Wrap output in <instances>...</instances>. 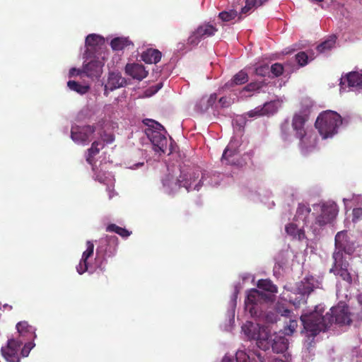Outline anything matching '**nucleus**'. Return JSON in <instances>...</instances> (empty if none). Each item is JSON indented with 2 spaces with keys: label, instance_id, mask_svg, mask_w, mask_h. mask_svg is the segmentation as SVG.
I'll return each instance as SVG.
<instances>
[{
  "label": "nucleus",
  "instance_id": "nucleus-23",
  "mask_svg": "<svg viewBox=\"0 0 362 362\" xmlns=\"http://www.w3.org/2000/svg\"><path fill=\"white\" fill-rule=\"evenodd\" d=\"M257 286L259 289L269 292V295H272L275 298L274 294L278 292V288L270 279H259Z\"/></svg>",
  "mask_w": 362,
  "mask_h": 362
},
{
  "label": "nucleus",
  "instance_id": "nucleus-17",
  "mask_svg": "<svg viewBox=\"0 0 362 362\" xmlns=\"http://www.w3.org/2000/svg\"><path fill=\"white\" fill-rule=\"evenodd\" d=\"M346 83L349 87L362 89V74L356 71L349 73L345 77L341 78V87L343 88Z\"/></svg>",
  "mask_w": 362,
  "mask_h": 362
},
{
  "label": "nucleus",
  "instance_id": "nucleus-44",
  "mask_svg": "<svg viewBox=\"0 0 362 362\" xmlns=\"http://www.w3.org/2000/svg\"><path fill=\"white\" fill-rule=\"evenodd\" d=\"M297 327H298V322H297V320H289V324L287 326L288 329L289 330V332H286V334H293L296 331V329L297 328Z\"/></svg>",
  "mask_w": 362,
  "mask_h": 362
},
{
  "label": "nucleus",
  "instance_id": "nucleus-1",
  "mask_svg": "<svg viewBox=\"0 0 362 362\" xmlns=\"http://www.w3.org/2000/svg\"><path fill=\"white\" fill-rule=\"evenodd\" d=\"M323 312L322 308L317 306L313 312L301 315L300 321L303 325V330L308 336L314 337L321 332L326 331L334 323L344 325H350L351 322L347 306L332 307L325 315L322 314Z\"/></svg>",
  "mask_w": 362,
  "mask_h": 362
},
{
  "label": "nucleus",
  "instance_id": "nucleus-18",
  "mask_svg": "<svg viewBox=\"0 0 362 362\" xmlns=\"http://www.w3.org/2000/svg\"><path fill=\"white\" fill-rule=\"evenodd\" d=\"M216 100L217 95L216 93L203 96L197 102L195 110L199 112H204L213 106Z\"/></svg>",
  "mask_w": 362,
  "mask_h": 362
},
{
  "label": "nucleus",
  "instance_id": "nucleus-33",
  "mask_svg": "<svg viewBox=\"0 0 362 362\" xmlns=\"http://www.w3.org/2000/svg\"><path fill=\"white\" fill-rule=\"evenodd\" d=\"M86 246L87 248L86 251L83 252L81 259L87 261L88 259L93 255L94 245L91 241L88 240L86 242Z\"/></svg>",
  "mask_w": 362,
  "mask_h": 362
},
{
  "label": "nucleus",
  "instance_id": "nucleus-3",
  "mask_svg": "<svg viewBox=\"0 0 362 362\" xmlns=\"http://www.w3.org/2000/svg\"><path fill=\"white\" fill-rule=\"evenodd\" d=\"M313 102L305 100L302 102V108L298 112L293 115L291 127L295 133V136L299 140V147L302 152L305 153L315 146V139L308 134L305 125L308 119Z\"/></svg>",
  "mask_w": 362,
  "mask_h": 362
},
{
  "label": "nucleus",
  "instance_id": "nucleus-6",
  "mask_svg": "<svg viewBox=\"0 0 362 362\" xmlns=\"http://www.w3.org/2000/svg\"><path fill=\"white\" fill-rule=\"evenodd\" d=\"M273 301H274V298L272 295L264 293L256 288H252L247 293V298L245 300V306L251 316H256L258 315V305L259 303Z\"/></svg>",
  "mask_w": 362,
  "mask_h": 362
},
{
  "label": "nucleus",
  "instance_id": "nucleus-48",
  "mask_svg": "<svg viewBox=\"0 0 362 362\" xmlns=\"http://www.w3.org/2000/svg\"><path fill=\"white\" fill-rule=\"evenodd\" d=\"M83 74L82 69H76V68H71L69 70V76H81Z\"/></svg>",
  "mask_w": 362,
  "mask_h": 362
},
{
  "label": "nucleus",
  "instance_id": "nucleus-14",
  "mask_svg": "<svg viewBox=\"0 0 362 362\" xmlns=\"http://www.w3.org/2000/svg\"><path fill=\"white\" fill-rule=\"evenodd\" d=\"M23 341L18 339H10L6 347L1 349L2 355L8 362H19L18 351Z\"/></svg>",
  "mask_w": 362,
  "mask_h": 362
},
{
  "label": "nucleus",
  "instance_id": "nucleus-32",
  "mask_svg": "<svg viewBox=\"0 0 362 362\" xmlns=\"http://www.w3.org/2000/svg\"><path fill=\"white\" fill-rule=\"evenodd\" d=\"M270 72L269 66L267 64H261L257 65L255 69V73L259 76H265Z\"/></svg>",
  "mask_w": 362,
  "mask_h": 362
},
{
  "label": "nucleus",
  "instance_id": "nucleus-58",
  "mask_svg": "<svg viewBox=\"0 0 362 362\" xmlns=\"http://www.w3.org/2000/svg\"><path fill=\"white\" fill-rule=\"evenodd\" d=\"M358 300L361 305H362V293L359 294L358 296Z\"/></svg>",
  "mask_w": 362,
  "mask_h": 362
},
{
  "label": "nucleus",
  "instance_id": "nucleus-46",
  "mask_svg": "<svg viewBox=\"0 0 362 362\" xmlns=\"http://www.w3.org/2000/svg\"><path fill=\"white\" fill-rule=\"evenodd\" d=\"M105 241L108 244H112L114 246H116L117 245L118 238L115 235H107L105 237Z\"/></svg>",
  "mask_w": 362,
  "mask_h": 362
},
{
  "label": "nucleus",
  "instance_id": "nucleus-43",
  "mask_svg": "<svg viewBox=\"0 0 362 362\" xmlns=\"http://www.w3.org/2000/svg\"><path fill=\"white\" fill-rule=\"evenodd\" d=\"M101 138L104 143L108 144H112L115 141V136L112 134H107L104 132L103 134L101 135Z\"/></svg>",
  "mask_w": 362,
  "mask_h": 362
},
{
  "label": "nucleus",
  "instance_id": "nucleus-8",
  "mask_svg": "<svg viewBox=\"0 0 362 362\" xmlns=\"http://www.w3.org/2000/svg\"><path fill=\"white\" fill-rule=\"evenodd\" d=\"M163 187L166 189L168 194H172L179 190L182 187H185L187 192L192 188V182L189 181L185 175H180L179 177L168 174L163 180Z\"/></svg>",
  "mask_w": 362,
  "mask_h": 362
},
{
  "label": "nucleus",
  "instance_id": "nucleus-41",
  "mask_svg": "<svg viewBox=\"0 0 362 362\" xmlns=\"http://www.w3.org/2000/svg\"><path fill=\"white\" fill-rule=\"evenodd\" d=\"M263 106H258L255 107L254 110H250L248 112L249 117H255V116H264V114L263 113Z\"/></svg>",
  "mask_w": 362,
  "mask_h": 362
},
{
  "label": "nucleus",
  "instance_id": "nucleus-37",
  "mask_svg": "<svg viewBox=\"0 0 362 362\" xmlns=\"http://www.w3.org/2000/svg\"><path fill=\"white\" fill-rule=\"evenodd\" d=\"M262 87V83L252 82L245 86L243 90L253 92L259 90Z\"/></svg>",
  "mask_w": 362,
  "mask_h": 362
},
{
  "label": "nucleus",
  "instance_id": "nucleus-34",
  "mask_svg": "<svg viewBox=\"0 0 362 362\" xmlns=\"http://www.w3.org/2000/svg\"><path fill=\"white\" fill-rule=\"evenodd\" d=\"M270 72L272 73L274 76H280L284 72V66L280 63H275L269 68Z\"/></svg>",
  "mask_w": 362,
  "mask_h": 362
},
{
  "label": "nucleus",
  "instance_id": "nucleus-24",
  "mask_svg": "<svg viewBox=\"0 0 362 362\" xmlns=\"http://www.w3.org/2000/svg\"><path fill=\"white\" fill-rule=\"evenodd\" d=\"M104 148V144L100 141H95L92 143L91 147L88 149V156L86 161L93 166L94 165V157L99 153L100 149Z\"/></svg>",
  "mask_w": 362,
  "mask_h": 362
},
{
  "label": "nucleus",
  "instance_id": "nucleus-49",
  "mask_svg": "<svg viewBox=\"0 0 362 362\" xmlns=\"http://www.w3.org/2000/svg\"><path fill=\"white\" fill-rule=\"evenodd\" d=\"M32 346H30V344H25L23 348L21 350V355L23 357L28 356Z\"/></svg>",
  "mask_w": 362,
  "mask_h": 362
},
{
  "label": "nucleus",
  "instance_id": "nucleus-13",
  "mask_svg": "<svg viewBox=\"0 0 362 362\" xmlns=\"http://www.w3.org/2000/svg\"><path fill=\"white\" fill-rule=\"evenodd\" d=\"M127 84V80L124 78L120 72H110L107 77V83L104 86V95L108 96L110 91H113L117 88L124 87Z\"/></svg>",
  "mask_w": 362,
  "mask_h": 362
},
{
  "label": "nucleus",
  "instance_id": "nucleus-36",
  "mask_svg": "<svg viewBox=\"0 0 362 362\" xmlns=\"http://www.w3.org/2000/svg\"><path fill=\"white\" fill-rule=\"evenodd\" d=\"M308 57L305 52H300L296 55V60L298 64L303 66L308 64Z\"/></svg>",
  "mask_w": 362,
  "mask_h": 362
},
{
  "label": "nucleus",
  "instance_id": "nucleus-45",
  "mask_svg": "<svg viewBox=\"0 0 362 362\" xmlns=\"http://www.w3.org/2000/svg\"><path fill=\"white\" fill-rule=\"evenodd\" d=\"M276 309V312L282 316H288L291 313V310L289 309L280 305H277Z\"/></svg>",
  "mask_w": 362,
  "mask_h": 362
},
{
  "label": "nucleus",
  "instance_id": "nucleus-4",
  "mask_svg": "<svg viewBox=\"0 0 362 362\" xmlns=\"http://www.w3.org/2000/svg\"><path fill=\"white\" fill-rule=\"evenodd\" d=\"M341 124L342 119L339 114L332 110H326L319 115L315 126L322 139H327L337 134Z\"/></svg>",
  "mask_w": 362,
  "mask_h": 362
},
{
  "label": "nucleus",
  "instance_id": "nucleus-21",
  "mask_svg": "<svg viewBox=\"0 0 362 362\" xmlns=\"http://www.w3.org/2000/svg\"><path fill=\"white\" fill-rule=\"evenodd\" d=\"M249 77L247 72H245L244 70L240 71L238 73H237L233 78L228 81L225 84L226 88H230L233 87L234 86L238 85H243L248 81Z\"/></svg>",
  "mask_w": 362,
  "mask_h": 362
},
{
  "label": "nucleus",
  "instance_id": "nucleus-30",
  "mask_svg": "<svg viewBox=\"0 0 362 362\" xmlns=\"http://www.w3.org/2000/svg\"><path fill=\"white\" fill-rule=\"evenodd\" d=\"M280 136L285 141H290L291 137V130L290 123L288 120H285L281 124Z\"/></svg>",
  "mask_w": 362,
  "mask_h": 362
},
{
  "label": "nucleus",
  "instance_id": "nucleus-57",
  "mask_svg": "<svg viewBox=\"0 0 362 362\" xmlns=\"http://www.w3.org/2000/svg\"><path fill=\"white\" fill-rule=\"evenodd\" d=\"M226 100V98L222 97V98H221L219 99V103L223 105V104L225 103Z\"/></svg>",
  "mask_w": 362,
  "mask_h": 362
},
{
  "label": "nucleus",
  "instance_id": "nucleus-27",
  "mask_svg": "<svg viewBox=\"0 0 362 362\" xmlns=\"http://www.w3.org/2000/svg\"><path fill=\"white\" fill-rule=\"evenodd\" d=\"M132 42L125 37H115L111 40L110 45L113 50H122Z\"/></svg>",
  "mask_w": 362,
  "mask_h": 362
},
{
  "label": "nucleus",
  "instance_id": "nucleus-25",
  "mask_svg": "<svg viewBox=\"0 0 362 362\" xmlns=\"http://www.w3.org/2000/svg\"><path fill=\"white\" fill-rule=\"evenodd\" d=\"M336 36H329L326 40L318 45L316 47L317 52L321 54L329 52L336 44Z\"/></svg>",
  "mask_w": 362,
  "mask_h": 362
},
{
  "label": "nucleus",
  "instance_id": "nucleus-53",
  "mask_svg": "<svg viewBox=\"0 0 362 362\" xmlns=\"http://www.w3.org/2000/svg\"><path fill=\"white\" fill-rule=\"evenodd\" d=\"M107 190L108 191V194H109V199H112L116 194V193L114 192V189H112L110 187H107Z\"/></svg>",
  "mask_w": 362,
  "mask_h": 362
},
{
  "label": "nucleus",
  "instance_id": "nucleus-12",
  "mask_svg": "<svg viewBox=\"0 0 362 362\" xmlns=\"http://www.w3.org/2000/svg\"><path fill=\"white\" fill-rule=\"evenodd\" d=\"M95 132V128L90 125L73 127L71 131V138L76 143L84 144L90 141V137Z\"/></svg>",
  "mask_w": 362,
  "mask_h": 362
},
{
  "label": "nucleus",
  "instance_id": "nucleus-31",
  "mask_svg": "<svg viewBox=\"0 0 362 362\" xmlns=\"http://www.w3.org/2000/svg\"><path fill=\"white\" fill-rule=\"evenodd\" d=\"M238 16L237 11L232 9L228 11H223L218 14V18L223 22H229Z\"/></svg>",
  "mask_w": 362,
  "mask_h": 362
},
{
  "label": "nucleus",
  "instance_id": "nucleus-16",
  "mask_svg": "<svg viewBox=\"0 0 362 362\" xmlns=\"http://www.w3.org/2000/svg\"><path fill=\"white\" fill-rule=\"evenodd\" d=\"M125 72L132 78L138 81L143 80L148 75L144 66L137 63L127 64L125 66Z\"/></svg>",
  "mask_w": 362,
  "mask_h": 362
},
{
  "label": "nucleus",
  "instance_id": "nucleus-11",
  "mask_svg": "<svg viewBox=\"0 0 362 362\" xmlns=\"http://www.w3.org/2000/svg\"><path fill=\"white\" fill-rule=\"evenodd\" d=\"M338 213L337 206L334 203H324L321 206V214L315 218V224L322 227L331 223Z\"/></svg>",
  "mask_w": 362,
  "mask_h": 362
},
{
  "label": "nucleus",
  "instance_id": "nucleus-59",
  "mask_svg": "<svg viewBox=\"0 0 362 362\" xmlns=\"http://www.w3.org/2000/svg\"><path fill=\"white\" fill-rule=\"evenodd\" d=\"M136 165L137 166H141V165H143V163H138Z\"/></svg>",
  "mask_w": 362,
  "mask_h": 362
},
{
  "label": "nucleus",
  "instance_id": "nucleus-7",
  "mask_svg": "<svg viewBox=\"0 0 362 362\" xmlns=\"http://www.w3.org/2000/svg\"><path fill=\"white\" fill-rule=\"evenodd\" d=\"M332 257L334 259V264L329 272L339 276L343 281L351 284L352 283V277L348 270L349 264L346 260L344 259L342 251L340 250L335 251L332 255Z\"/></svg>",
  "mask_w": 362,
  "mask_h": 362
},
{
  "label": "nucleus",
  "instance_id": "nucleus-29",
  "mask_svg": "<svg viewBox=\"0 0 362 362\" xmlns=\"http://www.w3.org/2000/svg\"><path fill=\"white\" fill-rule=\"evenodd\" d=\"M67 86L70 90L81 95L86 93L90 89L89 86L81 85L75 81H69L67 83Z\"/></svg>",
  "mask_w": 362,
  "mask_h": 362
},
{
  "label": "nucleus",
  "instance_id": "nucleus-26",
  "mask_svg": "<svg viewBox=\"0 0 362 362\" xmlns=\"http://www.w3.org/2000/svg\"><path fill=\"white\" fill-rule=\"evenodd\" d=\"M286 232L293 238L302 240L305 238V232L302 229H299L295 223H289L286 226Z\"/></svg>",
  "mask_w": 362,
  "mask_h": 362
},
{
  "label": "nucleus",
  "instance_id": "nucleus-19",
  "mask_svg": "<svg viewBox=\"0 0 362 362\" xmlns=\"http://www.w3.org/2000/svg\"><path fill=\"white\" fill-rule=\"evenodd\" d=\"M105 44L104 38L96 34H90L86 38V47L88 50L95 51Z\"/></svg>",
  "mask_w": 362,
  "mask_h": 362
},
{
  "label": "nucleus",
  "instance_id": "nucleus-9",
  "mask_svg": "<svg viewBox=\"0 0 362 362\" xmlns=\"http://www.w3.org/2000/svg\"><path fill=\"white\" fill-rule=\"evenodd\" d=\"M218 29L210 23H204L199 25L188 37L187 44L196 46L203 39L215 35Z\"/></svg>",
  "mask_w": 362,
  "mask_h": 362
},
{
  "label": "nucleus",
  "instance_id": "nucleus-20",
  "mask_svg": "<svg viewBox=\"0 0 362 362\" xmlns=\"http://www.w3.org/2000/svg\"><path fill=\"white\" fill-rule=\"evenodd\" d=\"M162 53L156 49H148L141 54L142 60L147 64H157L160 62Z\"/></svg>",
  "mask_w": 362,
  "mask_h": 362
},
{
  "label": "nucleus",
  "instance_id": "nucleus-54",
  "mask_svg": "<svg viewBox=\"0 0 362 362\" xmlns=\"http://www.w3.org/2000/svg\"><path fill=\"white\" fill-rule=\"evenodd\" d=\"M200 182H201V180L199 182L198 184L194 185V186L193 187V189L199 190V188L202 187V185L200 184Z\"/></svg>",
  "mask_w": 362,
  "mask_h": 362
},
{
  "label": "nucleus",
  "instance_id": "nucleus-35",
  "mask_svg": "<svg viewBox=\"0 0 362 362\" xmlns=\"http://www.w3.org/2000/svg\"><path fill=\"white\" fill-rule=\"evenodd\" d=\"M263 113L264 115L274 114L276 110L275 103L274 102L265 103L263 105Z\"/></svg>",
  "mask_w": 362,
  "mask_h": 362
},
{
  "label": "nucleus",
  "instance_id": "nucleus-28",
  "mask_svg": "<svg viewBox=\"0 0 362 362\" xmlns=\"http://www.w3.org/2000/svg\"><path fill=\"white\" fill-rule=\"evenodd\" d=\"M268 0H245V6L241 9V14H246L252 8L262 6Z\"/></svg>",
  "mask_w": 362,
  "mask_h": 362
},
{
  "label": "nucleus",
  "instance_id": "nucleus-42",
  "mask_svg": "<svg viewBox=\"0 0 362 362\" xmlns=\"http://www.w3.org/2000/svg\"><path fill=\"white\" fill-rule=\"evenodd\" d=\"M234 153L235 152L233 151L230 150L228 148H226L222 155V160H226L227 164L231 163V162L229 160V158L233 156Z\"/></svg>",
  "mask_w": 362,
  "mask_h": 362
},
{
  "label": "nucleus",
  "instance_id": "nucleus-40",
  "mask_svg": "<svg viewBox=\"0 0 362 362\" xmlns=\"http://www.w3.org/2000/svg\"><path fill=\"white\" fill-rule=\"evenodd\" d=\"M352 221L354 223L362 219V208H354L352 211Z\"/></svg>",
  "mask_w": 362,
  "mask_h": 362
},
{
  "label": "nucleus",
  "instance_id": "nucleus-51",
  "mask_svg": "<svg viewBox=\"0 0 362 362\" xmlns=\"http://www.w3.org/2000/svg\"><path fill=\"white\" fill-rule=\"evenodd\" d=\"M130 234H131V232H129L126 228H122V227H121V228H120V230H119V233H118V235H119L122 238H127L128 236L130 235Z\"/></svg>",
  "mask_w": 362,
  "mask_h": 362
},
{
  "label": "nucleus",
  "instance_id": "nucleus-56",
  "mask_svg": "<svg viewBox=\"0 0 362 362\" xmlns=\"http://www.w3.org/2000/svg\"><path fill=\"white\" fill-rule=\"evenodd\" d=\"M267 362H284L282 360H279V359H273L272 361L269 360L267 358Z\"/></svg>",
  "mask_w": 362,
  "mask_h": 362
},
{
  "label": "nucleus",
  "instance_id": "nucleus-38",
  "mask_svg": "<svg viewBox=\"0 0 362 362\" xmlns=\"http://www.w3.org/2000/svg\"><path fill=\"white\" fill-rule=\"evenodd\" d=\"M16 329L21 334L30 332L31 327L29 326L27 322H20L16 325Z\"/></svg>",
  "mask_w": 362,
  "mask_h": 362
},
{
  "label": "nucleus",
  "instance_id": "nucleus-52",
  "mask_svg": "<svg viewBox=\"0 0 362 362\" xmlns=\"http://www.w3.org/2000/svg\"><path fill=\"white\" fill-rule=\"evenodd\" d=\"M259 362H267V358L264 357L261 353L255 354Z\"/></svg>",
  "mask_w": 362,
  "mask_h": 362
},
{
  "label": "nucleus",
  "instance_id": "nucleus-22",
  "mask_svg": "<svg viewBox=\"0 0 362 362\" xmlns=\"http://www.w3.org/2000/svg\"><path fill=\"white\" fill-rule=\"evenodd\" d=\"M311 212V209L304 204H299L297 208L296 214L295 216V219L296 221L302 220L305 225L309 223V216Z\"/></svg>",
  "mask_w": 362,
  "mask_h": 362
},
{
  "label": "nucleus",
  "instance_id": "nucleus-5",
  "mask_svg": "<svg viewBox=\"0 0 362 362\" xmlns=\"http://www.w3.org/2000/svg\"><path fill=\"white\" fill-rule=\"evenodd\" d=\"M143 122L146 125L144 132L151 141L153 150L160 154L164 153L168 146L167 138L161 133L164 127L160 123L150 119H146Z\"/></svg>",
  "mask_w": 362,
  "mask_h": 362
},
{
  "label": "nucleus",
  "instance_id": "nucleus-10",
  "mask_svg": "<svg viewBox=\"0 0 362 362\" xmlns=\"http://www.w3.org/2000/svg\"><path fill=\"white\" fill-rule=\"evenodd\" d=\"M314 291L313 284L309 281H300L296 288V297L290 298V301L296 307H299L307 303L308 296Z\"/></svg>",
  "mask_w": 362,
  "mask_h": 362
},
{
  "label": "nucleus",
  "instance_id": "nucleus-50",
  "mask_svg": "<svg viewBox=\"0 0 362 362\" xmlns=\"http://www.w3.org/2000/svg\"><path fill=\"white\" fill-rule=\"evenodd\" d=\"M346 235L344 231L338 232L335 236V245L336 247H340L339 246V241L341 238H344Z\"/></svg>",
  "mask_w": 362,
  "mask_h": 362
},
{
  "label": "nucleus",
  "instance_id": "nucleus-47",
  "mask_svg": "<svg viewBox=\"0 0 362 362\" xmlns=\"http://www.w3.org/2000/svg\"><path fill=\"white\" fill-rule=\"evenodd\" d=\"M120 228H121V227L117 226L116 224L111 223L107 226L106 230L108 232H114V233L118 234Z\"/></svg>",
  "mask_w": 362,
  "mask_h": 362
},
{
  "label": "nucleus",
  "instance_id": "nucleus-15",
  "mask_svg": "<svg viewBox=\"0 0 362 362\" xmlns=\"http://www.w3.org/2000/svg\"><path fill=\"white\" fill-rule=\"evenodd\" d=\"M103 64L99 60H91L82 68L83 74L92 80L98 79L103 74Z\"/></svg>",
  "mask_w": 362,
  "mask_h": 362
},
{
  "label": "nucleus",
  "instance_id": "nucleus-55",
  "mask_svg": "<svg viewBox=\"0 0 362 362\" xmlns=\"http://www.w3.org/2000/svg\"><path fill=\"white\" fill-rule=\"evenodd\" d=\"M95 179L100 182H103V179L102 178V177L99 176V175H95Z\"/></svg>",
  "mask_w": 362,
  "mask_h": 362
},
{
  "label": "nucleus",
  "instance_id": "nucleus-39",
  "mask_svg": "<svg viewBox=\"0 0 362 362\" xmlns=\"http://www.w3.org/2000/svg\"><path fill=\"white\" fill-rule=\"evenodd\" d=\"M88 262L81 259L78 265L76 267V270L79 274H83L88 270Z\"/></svg>",
  "mask_w": 362,
  "mask_h": 362
},
{
  "label": "nucleus",
  "instance_id": "nucleus-2",
  "mask_svg": "<svg viewBox=\"0 0 362 362\" xmlns=\"http://www.w3.org/2000/svg\"><path fill=\"white\" fill-rule=\"evenodd\" d=\"M242 329L247 337L255 340L257 346L264 351L268 349L270 346L273 351L277 354L284 353L288 349V341L285 336L279 334L271 336L267 328L264 326L247 322Z\"/></svg>",
  "mask_w": 362,
  "mask_h": 362
}]
</instances>
